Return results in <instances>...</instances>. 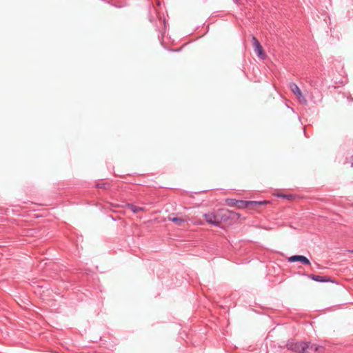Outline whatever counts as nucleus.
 <instances>
[{
    "label": "nucleus",
    "instance_id": "9",
    "mask_svg": "<svg viewBox=\"0 0 353 353\" xmlns=\"http://www.w3.org/2000/svg\"><path fill=\"white\" fill-rule=\"evenodd\" d=\"M128 208L132 211L134 213H137L141 211H143L144 208L141 207H137L132 204H128Z\"/></svg>",
    "mask_w": 353,
    "mask_h": 353
},
{
    "label": "nucleus",
    "instance_id": "12",
    "mask_svg": "<svg viewBox=\"0 0 353 353\" xmlns=\"http://www.w3.org/2000/svg\"><path fill=\"white\" fill-rule=\"evenodd\" d=\"M234 1H235L236 3H237L238 0H234Z\"/></svg>",
    "mask_w": 353,
    "mask_h": 353
},
{
    "label": "nucleus",
    "instance_id": "10",
    "mask_svg": "<svg viewBox=\"0 0 353 353\" xmlns=\"http://www.w3.org/2000/svg\"><path fill=\"white\" fill-rule=\"evenodd\" d=\"M252 202L250 201H236V204L239 208H245L247 207Z\"/></svg>",
    "mask_w": 353,
    "mask_h": 353
},
{
    "label": "nucleus",
    "instance_id": "4",
    "mask_svg": "<svg viewBox=\"0 0 353 353\" xmlns=\"http://www.w3.org/2000/svg\"><path fill=\"white\" fill-rule=\"evenodd\" d=\"M289 88H290V90L296 95V97H297L298 100L300 102L304 103H306V99L303 96L300 88L296 83H290L289 84Z\"/></svg>",
    "mask_w": 353,
    "mask_h": 353
},
{
    "label": "nucleus",
    "instance_id": "8",
    "mask_svg": "<svg viewBox=\"0 0 353 353\" xmlns=\"http://www.w3.org/2000/svg\"><path fill=\"white\" fill-rule=\"evenodd\" d=\"M169 220L174 223L178 226H183L185 223V220L178 217H169Z\"/></svg>",
    "mask_w": 353,
    "mask_h": 353
},
{
    "label": "nucleus",
    "instance_id": "6",
    "mask_svg": "<svg viewBox=\"0 0 353 353\" xmlns=\"http://www.w3.org/2000/svg\"><path fill=\"white\" fill-rule=\"evenodd\" d=\"M288 261L291 263L299 261L304 265H310V261H309V259L307 257L302 255L292 256L288 258Z\"/></svg>",
    "mask_w": 353,
    "mask_h": 353
},
{
    "label": "nucleus",
    "instance_id": "1",
    "mask_svg": "<svg viewBox=\"0 0 353 353\" xmlns=\"http://www.w3.org/2000/svg\"><path fill=\"white\" fill-rule=\"evenodd\" d=\"M223 210H220L215 212L204 214L203 217L209 224L218 226L222 222L223 217L226 216Z\"/></svg>",
    "mask_w": 353,
    "mask_h": 353
},
{
    "label": "nucleus",
    "instance_id": "3",
    "mask_svg": "<svg viewBox=\"0 0 353 353\" xmlns=\"http://www.w3.org/2000/svg\"><path fill=\"white\" fill-rule=\"evenodd\" d=\"M303 345V342L298 343L294 342L293 340L289 341L286 344V347L288 350L299 353H303L304 349Z\"/></svg>",
    "mask_w": 353,
    "mask_h": 353
},
{
    "label": "nucleus",
    "instance_id": "2",
    "mask_svg": "<svg viewBox=\"0 0 353 353\" xmlns=\"http://www.w3.org/2000/svg\"><path fill=\"white\" fill-rule=\"evenodd\" d=\"M303 353H323V347L314 343H304Z\"/></svg>",
    "mask_w": 353,
    "mask_h": 353
},
{
    "label": "nucleus",
    "instance_id": "7",
    "mask_svg": "<svg viewBox=\"0 0 353 353\" xmlns=\"http://www.w3.org/2000/svg\"><path fill=\"white\" fill-rule=\"evenodd\" d=\"M307 276L311 279L318 282H327L329 279L320 276L319 275L308 274Z\"/></svg>",
    "mask_w": 353,
    "mask_h": 353
},
{
    "label": "nucleus",
    "instance_id": "5",
    "mask_svg": "<svg viewBox=\"0 0 353 353\" xmlns=\"http://www.w3.org/2000/svg\"><path fill=\"white\" fill-rule=\"evenodd\" d=\"M252 41L255 52L258 54L259 58H261V59H264L266 55L264 53L263 48L261 46L260 43L255 37H252Z\"/></svg>",
    "mask_w": 353,
    "mask_h": 353
},
{
    "label": "nucleus",
    "instance_id": "11",
    "mask_svg": "<svg viewBox=\"0 0 353 353\" xmlns=\"http://www.w3.org/2000/svg\"><path fill=\"white\" fill-rule=\"evenodd\" d=\"M236 201H235V200H232H232H230V201L228 202V204H229L230 205H233L234 204H236Z\"/></svg>",
    "mask_w": 353,
    "mask_h": 353
}]
</instances>
